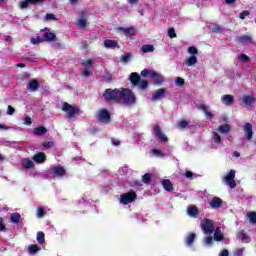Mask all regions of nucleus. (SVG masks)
I'll return each instance as SVG.
<instances>
[{"instance_id":"f257e3e1","label":"nucleus","mask_w":256,"mask_h":256,"mask_svg":"<svg viewBox=\"0 0 256 256\" xmlns=\"http://www.w3.org/2000/svg\"><path fill=\"white\" fill-rule=\"evenodd\" d=\"M102 97H104L105 101L111 103H123L128 107H132L137 103V98L135 97V93L128 88L121 89H111L108 88L104 90Z\"/></svg>"},{"instance_id":"f03ea898","label":"nucleus","mask_w":256,"mask_h":256,"mask_svg":"<svg viewBox=\"0 0 256 256\" xmlns=\"http://www.w3.org/2000/svg\"><path fill=\"white\" fill-rule=\"evenodd\" d=\"M62 111L66 113L67 119H75V117L81 115L83 113L81 108L73 106L67 102H64L62 105Z\"/></svg>"},{"instance_id":"7ed1b4c3","label":"nucleus","mask_w":256,"mask_h":256,"mask_svg":"<svg viewBox=\"0 0 256 256\" xmlns=\"http://www.w3.org/2000/svg\"><path fill=\"white\" fill-rule=\"evenodd\" d=\"M142 77H150V79H154L155 85H163L165 83V78L155 70L144 69L141 71Z\"/></svg>"},{"instance_id":"20e7f679","label":"nucleus","mask_w":256,"mask_h":256,"mask_svg":"<svg viewBox=\"0 0 256 256\" xmlns=\"http://www.w3.org/2000/svg\"><path fill=\"white\" fill-rule=\"evenodd\" d=\"M200 227L206 235H213L215 233V225L213 224V220L209 218L201 220Z\"/></svg>"},{"instance_id":"39448f33","label":"nucleus","mask_w":256,"mask_h":256,"mask_svg":"<svg viewBox=\"0 0 256 256\" xmlns=\"http://www.w3.org/2000/svg\"><path fill=\"white\" fill-rule=\"evenodd\" d=\"M137 199V193L135 191L130 190L127 193H124L120 195V203L122 205H129V203H133V201H136Z\"/></svg>"},{"instance_id":"423d86ee","label":"nucleus","mask_w":256,"mask_h":256,"mask_svg":"<svg viewBox=\"0 0 256 256\" xmlns=\"http://www.w3.org/2000/svg\"><path fill=\"white\" fill-rule=\"evenodd\" d=\"M223 181L226 185H229L231 189H235V187H237V183L235 182V170H230L223 178Z\"/></svg>"},{"instance_id":"0eeeda50","label":"nucleus","mask_w":256,"mask_h":256,"mask_svg":"<svg viewBox=\"0 0 256 256\" xmlns=\"http://www.w3.org/2000/svg\"><path fill=\"white\" fill-rule=\"evenodd\" d=\"M153 134L155 135L156 139L161 141V143H167V141H169V138L167 137V135L163 134L161 126L159 125L154 126Z\"/></svg>"},{"instance_id":"6e6552de","label":"nucleus","mask_w":256,"mask_h":256,"mask_svg":"<svg viewBox=\"0 0 256 256\" xmlns=\"http://www.w3.org/2000/svg\"><path fill=\"white\" fill-rule=\"evenodd\" d=\"M39 3H45V0H24L19 2V8L29 9V5H39Z\"/></svg>"},{"instance_id":"1a4fd4ad","label":"nucleus","mask_w":256,"mask_h":256,"mask_svg":"<svg viewBox=\"0 0 256 256\" xmlns=\"http://www.w3.org/2000/svg\"><path fill=\"white\" fill-rule=\"evenodd\" d=\"M167 90L164 88H160L152 94L151 101H161V99H165Z\"/></svg>"},{"instance_id":"9d476101","label":"nucleus","mask_w":256,"mask_h":256,"mask_svg":"<svg viewBox=\"0 0 256 256\" xmlns=\"http://www.w3.org/2000/svg\"><path fill=\"white\" fill-rule=\"evenodd\" d=\"M118 31H121L125 37H133L135 35H137V30L135 29V27L130 26V27H118Z\"/></svg>"},{"instance_id":"9b49d317","label":"nucleus","mask_w":256,"mask_h":256,"mask_svg":"<svg viewBox=\"0 0 256 256\" xmlns=\"http://www.w3.org/2000/svg\"><path fill=\"white\" fill-rule=\"evenodd\" d=\"M32 161L41 165L47 161V155L44 152H38L32 157Z\"/></svg>"},{"instance_id":"f8f14e48","label":"nucleus","mask_w":256,"mask_h":256,"mask_svg":"<svg viewBox=\"0 0 256 256\" xmlns=\"http://www.w3.org/2000/svg\"><path fill=\"white\" fill-rule=\"evenodd\" d=\"M244 133L248 141H251V139H253V125L251 123L247 122L244 125Z\"/></svg>"},{"instance_id":"ddd939ff","label":"nucleus","mask_w":256,"mask_h":256,"mask_svg":"<svg viewBox=\"0 0 256 256\" xmlns=\"http://www.w3.org/2000/svg\"><path fill=\"white\" fill-rule=\"evenodd\" d=\"M39 87H40L39 81L36 79L30 80L27 85L28 91L32 93L39 91Z\"/></svg>"},{"instance_id":"4468645a","label":"nucleus","mask_w":256,"mask_h":256,"mask_svg":"<svg viewBox=\"0 0 256 256\" xmlns=\"http://www.w3.org/2000/svg\"><path fill=\"white\" fill-rule=\"evenodd\" d=\"M43 42L51 43L57 41V35L53 32H47L42 35Z\"/></svg>"},{"instance_id":"2eb2a0df","label":"nucleus","mask_w":256,"mask_h":256,"mask_svg":"<svg viewBox=\"0 0 256 256\" xmlns=\"http://www.w3.org/2000/svg\"><path fill=\"white\" fill-rule=\"evenodd\" d=\"M238 43H241L242 45H253V37L251 35H242L238 38Z\"/></svg>"},{"instance_id":"dca6fc26","label":"nucleus","mask_w":256,"mask_h":256,"mask_svg":"<svg viewBox=\"0 0 256 256\" xmlns=\"http://www.w3.org/2000/svg\"><path fill=\"white\" fill-rule=\"evenodd\" d=\"M141 81V76L137 72H132L130 74V83L133 85V87H137Z\"/></svg>"},{"instance_id":"f3484780","label":"nucleus","mask_w":256,"mask_h":256,"mask_svg":"<svg viewBox=\"0 0 256 256\" xmlns=\"http://www.w3.org/2000/svg\"><path fill=\"white\" fill-rule=\"evenodd\" d=\"M221 101L224 103V105L229 106L232 103H235V97L231 94H225L221 97Z\"/></svg>"},{"instance_id":"a211bd4d","label":"nucleus","mask_w":256,"mask_h":256,"mask_svg":"<svg viewBox=\"0 0 256 256\" xmlns=\"http://www.w3.org/2000/svg\"><path fill=\"white\" fill-rule=\"evenodd\" d=\"M98 118L100 119V121H109L111 119V114L109 113V111H107V109H102L98 113Z\"/></svg>"},{"instance_id":"6ab92c4d","label":"nucleus","mask_w":256,"mask_h":256,"mask_svg":"<svg viewBox=\"0 0 256 256\" xmlns=\"http://www.w3.org/2000/svg\"><path fill=\"white\" fill-rule=\"evenodd\" d=\"M244 105H246L247 108L251 107L253 103H255V96L253 95H246L242 99Z\"/></svg>"},{"instance_id":"aec40b11","label":"nucleus","mask_w":256,"mask_h":256,"mask_svg":"<svg viewBox=\"0 0 256 256\" xmlns=\"http://www.w3.org/2000/svg\"><path fill=\"white\" fill-rule=\"evenodd\" d=\"M210 206L213 209H219V207H223V200H221V198L214 197L210 202Z\"/></svg>"},{"instance_id":"412c9836","label":"nucleus","mask_w":256,"mask_h":256,"mask_svg":"<svg viewBox=\"0 0 256 256\" xmlns=\"http://www.w3.org/2000/svg\"><path fill=\"white\" fill-rule=\"evenodd\" d=\"M162 186L165 189V191H168V192L173 191V183H171V180L169 179L162 180Z\"/></svg>"},{"instance_id":"4be33fe9","label":"nucleus","mask_w":256,"mask_h":256,"mask_svg":"<svg viewBox=\"0 0 256 256\" xmlns=\"http://www.w3.org/2000/svg\"><path fill=\"white\" fill-rule=\"evenodd\" d=\"M53 173L54 175H57L58 177H63L65 176V168H63V166H55L53 168Z\"/></svg>"},{"instance_id":"5701e85b","label":"nucleus","mask_w":256,"mask_h":256,"mask_svg":"<svg viewBox=\"0 0 256 256\" xmlns=\"http://www.w3.org/2000/svg\"><path fill=\"white\" fill-rule=\"evenodd\" d=\"M117 45H119V43L116 40H105L104 41V47H106V49H115V47H117Z\"/></svg>"},{"instance_id":"b1692460","label":"nucleus","mask_w":256,"mask_h":256,"mask_svg":"<svg viewBox=\"0 0 256 256\" xmlns=\"http://www.w3.org/2000/svg\"><path fill=\"white\" fill-rule=\"evenodd\" d=\"M39 251H41V247H39L37 244L28 246V253H30V255H35V253H39Z\"/></svg>"},{"instance_id":"393cba45","label":"nucleus","mask_w":256,"mask_h":256,"mask_svg":"<svg viewBox=\"0 0 256 256\" xmlns=\"http://www.w3.org/2000/svg\"><path fill=\"white\" fill-rule=\"evenodd\" d=\"M237 238L240 239L242 241V243H248L249 241V236L247 235V233H245L244 230H241L238 234H237Z\"/></svg>"},{"instance_id":"a878e982","label":"nucleus","mask_w":256,"mask_h":256,"mask_svg":"<svg viewBox=\"0 0 256 256\" xmlns=\"http://www.w3.org/2000/svg\"><path fill=\"white\" fill-rule=\"evenodd\" d=\"M193 65H197V56H189L186 59V67H193Z\"/></svg>"},{"instance_id":"bb28decb","label":"nucleus","mask_w":256,"mask_h":256,"mask_svg":"<svg viewBox=\"0 0 256 256\" xmlns=\"http://www.w3.org/2000/svg\"><path fill=\"white\" fill-rule=\"evenodd\" d=\"M142 53H153L155 51V46L151 44H145L141 47Z\"/></svg>"},{"instance_id":"cd10ccee","label":"nucleus","mask_w":256,"mask_h":256,"mask_svg":"<svg viewBox=\"0 0 256 256\" xmlns=\"http://www.w3.org/2000/svg\"><path fill=\"white\" fill-rule=\"evenodd\" d=\"M22 165L25 167V169H33V167H35V163L28 158L23 160Z\"/></svg>"},{"instance_id":"c85d7f7f","label":"nucleus","mask_w":256,"mask_h":256,"mask_svg":"<svg viewBox=\"0 0 256 256\" xmlns=\"http://www.w3.org/2000/svg\"><path fill=\"white\" fill-rule=\"evenodd\" d=\"M223 239H225V237L221 233V229L219 227L216 228L214 232V241H223Z\"/></svg>"},{"instance_id":"c756f323","label":"nucleus","mask_w":256,"mask_h":256,"mask_svg":"<svg viewBox=\"0 0 256 256\" xmlns=\"http://www.w3.org/2000/svg\"><path fill=\"white\" fill-rule=\"evenodd\" d=\"M10 221L12 223H15L16 225L19 224V222L21 221V214H19L17 212L16 213H12L10 215Z\"/></svg>"},{"instance_id":"7c9ffc66","label":"nucleus","mask_w":256,"mask_h":256,"mask_svg":"<svg viewBox=\"0 0 256 256\" xmlns=\"http://www.w3.org/2000/svg\"><path fill=\"white\" fill-rule=\"evenodd\" d=\"M39 245H45V233L43 231L37 232V238Z\"/></svg>"},{"instance_id":"2f4dec72","label":"nucleus","mask_w":256,"mask_h":256,"mask_svg":"<svg viewBox=\"0 0 256 256\" xmlns=\"http://www.w3.org/2000/svg\"><path fill=\"white\" fill-rule=\"evenodd\" d=\"M188 215L190 217H197V215H199V208H197L196 206L190 207L188 209Z\"/></svg>"},{"instance_id":"473e14b6","label":"nucleus","mask_w":256,"mask_h":256,"mask_svg":"<svg viewBox=\"0 0 256 256\" xmlns=\"http://www.w3.org/2000/svg\"><path fill=\"white\" fill-rule=\"evenodd\" d=\"M133 57L132 53H125L121 56L120 61L121 63H129Z\"/></svg>"},{"instance_id":"72a5a7b5","label":"nucleus","mask_w":256,"mask_h":256,"mask_svg":"<svg viewBox=\"0 0 256 256\" xmlns=\"http://www.w3.org/2000/svg\"><path fill=\"white\" fill-rule=\"evenodd\" d=\"M151 179H153V174L146 173L142 176V183H145V185H149V183H151Z\"/></svg>"},{"instance_id":"f704fd0d","label":"nucleus","mask_w":256,"mask_h":256,"mask_svg":"<svg viewBox=\"0 0 256 256\" xmlns=\"http://www.w3.org/2000/svg\"><path fill=\"white\" fill-rule=\"evenodd\" d=\"M219 133H229L231 131V125L229 124H224L220 125L218 128Z\"/></svg>"},{"instance_id":"c9c22d12","label":"nucleus","mask_w":256,"mask_h":256,"mask_svg":"<svg viewBox=\"0 0 256 256\" xmlns=\"http://www.w3.org/2000/svg\"><path fill=\"white\" fill-rule=\"evenodd\" d=\"M45 133H47V128L43 127V126H39L37 128L34 129V134L35 135H45Z\"/></svg>"},{"instance_id":"e433bc0d","label":"nucleus","mask_w":256,"mask_h":256,"mask_svg":"<svg viewBox=\"0 0 256 256\" xmlns=\"http://www.w3.org/2000/svg\"><path fill=\"white\" fill-rule=\"evenodd\" d=\"M195 237H196L195 233L189 234L186 238V245L191 247V245H193V243L195 242Z\"/></svg>"},{"instance_id":"4c0bfd02","label":"nucleus","mask_w":256,"mask_h":256,"mask_svg":"<svg viewBox=\"0 0 256 256\" xmlns=\"http://www.w3.org/2000/svg\"><path fill=\"white\" fill-rule=\"evenodd\" d=\"M212 139L214 143H216V145H223V141L221 140V136L219 135V133L214 132Z\"/></svg>"},{"instance_id":"58836bf2","label":"nucleus","mask_w":256,"mask_h":256,"mask_svg":"<svg viewBox=\"0 0 256 256\" xmlns=\"http://www.w3.org/2000/svg\"><path fill=\"white\" fill-rule=\"evenodd\" d=\"M77 27L79 28V29H87V20L86 19H79L78 21H77Z\"/></svg>"},{"instance_id":"ea45409f","label":"nucleus","mask_w":256,"mask_h":256,"mask_svg":"<svg viewBox=\"0 0 256 256\" xmlns=\"http://www.w3.org/2000/svg\"><path fill=\"white\" fill-rule=\"evenodd\" d=\"M247 217L252 225H256V212H249Z\"/></svg>"},{"instance_id":"a19ab883","label":"nucleus","mask_w":256,"mask_h":256,"mask_svg":"<svg viewBox=\"0 0 256 256\" xmlns=\"http://www.w3.org/2000/svg\"><path fill=\"white\" fill-rule=\"evenodd\" d=\"M138 85H139L140 89L145 91V89H147L149 87V81H147V80H140Z\"/></svg>"},{"instance_id":"79ce46f5","label":"nucleus","mask_w":256,"mask_h":256,"mask_svg":"<svg viewBox=\"0 0 256 256\" xmlns=\"http://www.w3.org/2000/svg\"><path fill=\"white\" fill-rule=\"evenodd\" d=\"M31 43L33 45H39V43H44L43 36H37L36 38H31Z\"/></svg>"},{"instance_id":"37998d69","label":"nucleus","mask_w":256,"mask_h":256,"mask_svg":"<svg viewBox=\"0 0 256 256\" xmlns=\"http://www.w3.org/2000/svg\"><path fill=\"white\" fill-rule=\"evenodd\" d=\"M223 31V27L219 24H213L212 33H221Z\"/></svg>"},{"instance_id":"c03bdc74","label":"nucleus","mask_w":256,"mask_h":256,"mask_svg":"<svg viewBox=\"0 0 256 256\" xmlns=\"http://www.w3.org/2000/svg\"><path fill=\"white\" fill-rule=\"evenodd\" d=\"M204 245L211 247V245H213V236H206L204 238Z\"/></svg>"},{"instance_id":"a18cd8bd","label":"nucleus","mask_w":256,"mask_h":256,"mask_svg":"<svg viewBox=\"0 0 256 256\" xmlns=\"http://www.w3.org/2000/svg\"><path fill=\"white\" fill-rule=\"evenodd\" d=\"M45 213H47V212H45V209L43 207H39L37 209V217L39 219H43V217H45Z\"/></svg>"},{"instance_id":"49530a36","label":"nucleus","mask_w":256,"mask_h":256,"mask_svg":"<svg viewBox=\"0 0 256 256\" xmlns=\"http://www.w3.org/2000/svg\"><path fill=\"white\" fill-rule=\"evenodd\" d=\"M239 61H241L242 63H247L250 61L251 58H249V56H247L246 54H241L238 56Z\"/></svg>"},{"instance_id":"de8ad7c7","label":"nucleus","mask_w":256,"mask_h":256,"mask_svg":"<svg viewBox=\"0 0 256 256\" xmlns=\"http://www.w3.org/2000/svg\"><path fill=\"white\" fill-rule=\"evenodd\" d=\"M188 53H189L191 56H195V55H197V53H199V50H197V47L190 46V47L188 48Z\"/></svg>"},{"instance_id":"09e8293b","label":"nucleus","mask_w":256,"mask_h":256,"mask_svg":"<svg viewBox=\"0 0 256 256\" xmlns=\"http://www.w3.org/2000/svg\"><path fill=\"white\" fill-rule=\"evenodd\" d=\"M175 84L177 85V87H183V85H185V79L177 77L175 80Z\"/></svg>"},{"instance_id":"8fccbe9b","label":"nucleus","mask_w":256,"mask_h":256,"mask_svg":"<svg viewBox=\"0 0 256 256\" xmlns=\"http://www.w3.org/2000/svg\"><path fill=\"white\" fill-rule=\"evenodd\" d=\"M189 125L187 120H182L178 122V129H185Z\"/></svg>"},{"instance_id":"3c124183","label":"nucleus","mask_w":256,"mask_h":256,"mask_svg":"<svg viewBox=\"0 0 256 256\" xmlns=\"http://www.w3.org/2000/svg\"><path fill=\"white\" fill-rule=\"evenodd\" d=\"M168 37H170V39H175V37H177V33H175V28H170L168 30Z\"/></svg>"},{"instance_id":"603ef678","label":"nucleus","mask_w":256,"mask_h":256,"mask_svg":"<svg viewBox=\"0 0 256 256\" xmlns=\"http://www.w3.org/2000/svg\"><path fill=\"white\" fill-rule=\"evenodd\" d=\"M251 15V12L249 10H244L239 14L240 19H245V17H249Z\"/></svg>"},{"instance_id":"864d4df0","label":"nucleus","mask_w":256,"mask_h":256,"mask_svg":"<svg viewBox=\"0 0 256 256\" xmlns=\"http://www.w3.org/2000/svg\"><path fill=\"white\" fill-rule=\"evenodd\" d=\"M243 251H245V248H238L234 251V256H243Z\"/></svg>"},{"instance_id":"5fc2aeb1","label":"nucleus","mask_w":256,"mask_h":256,"mask_svg":"<svg viewBox=\"0 0 256 256\" xmlns=\"http://www.w3.org/2000/svg\"><path fill=\"white\" fill-rule=\"evenodd\" d=\"M197 109H199L200 111H203V113L207 112V110L209 109L207 106H205V104L203 103H200L198 106H197Z\"/></svg>"},{"instance_id":"6e6d98bb","label":"nucleus","mask_w":256,"mask_h":256,"mask_svg":"<svg viewBox=\"0 0 256 256\" xmlns=\"http://www.w3.org/2000/svg\"><path fill=\"white\" fill-rule=\"evenodd\" d=\"M82 75L84 77H89V75H91V67L84 69Z\"/></svg>"},{"instance_id":"4d7b16f0","label":"nucleus","mask_w":256,"mask_h":256,"mask_svg":"<svg viewBox=\"0 0 256 256\" xmlns=\"http://www.w3.org/2000/svg\"><path fill=\"white\" fill-rule=\"evenodd\" d=\"M15 113V108L13 106L9 105L7 108V115H13Z\"/></svg>"},{"instance_id":"13d9d810","label":"nucleus","mask_w":256,"mask_h":256,"mask_svg":"<svg viewBox=\"0 0 256 256\" xmlns=\"http://www.w3.org/2000/svg\"><path fill=\"white\" fill-rule=\"evenodd\" d=\"M111 143L112 145H115V147H118V145L121 144V141H119L117 138H111Z\"/></svg>"},{"instance_id":"bf43d9fd","label":"nucleus","mask_w":256,"mask_h":256,"mask_svg":"<svg viewBox=\"0 0 256 256\" xmlns=\"http://www.w3.org/2000/svg\"><path fill=\"white\" fill-rule=\"evenodd\" d=\"M46 19L48 20V21H55V19H57L56 17H55V14H46Z\"/></svg>"},{"instance_id":"052dcab7","label":"nucleus","mask_w":256,"mask_h":256,"mask_svg":"<svg viewBox=\"0 0 256 256\" xmlns=\"http://www.w3.org/2000/svg\"><path fill=\"white\" fill-rule=\"evenodd\" d=\"M31 123H33V121L31 120V118L29 116H26L24 118V125H31Z\"/></svg>"},{"instance_id":"680f3d73","label":"nucleus","mask_w":256,"mask_h":256,"mask_svg":"<svg viewBox=\"0 0 256 256\" xmlns=\"http://www.w3.org/2000/svg\"><path fill=\"white\" fill-rule=\"evenodd\" d=\"M43 147H45L46 149H49V147H53L54 143L49 141V142H44Z\"/></svg>"},{"instance_id":"e2e57ef3","label":"nucleus","mask_w":256,"mask_h":256,"mask_svg":"<svg viewBox=\"0 0 256 256\" xmlns=\"http://www.w3.org/2000/svg\"><path fill=\"white\" fill-rule=\"evenodd\" d=\"M82 65H83L84 67H87L88 65H93V60L88 59V60H86L85 62H82Z\"/></svg>"},{"instance_id":"0e129e2a","label":"nucleus","mask_w":256,"mask_h":256,"mask_svg":"<svg viewBox=\"0 0 256 256\" xmlns=\"http://www.w3.org/2000/svg\"><path fill=\"white\" fill-rule=\"evenodd\" d=\"M185 177H187V179H193V172L191 171H186L184 174Z\"/></svg>"},{"instance_id":"69168bd1","label":"nucleus","mask_w":256,"mask_h":256,"mask_svg":"<svg viewBox=\"0 0 256 256\" xmlns=\"http://www.w3.org/2000/svg\"><path fill=\"white\" fill-rule=\"evenodd\" d=\"M219 256H229V250L223 249L220 253Z\"/></svg>"},{"instance_id":"338daca9","label":"nucleus","mask_w":256,"mask_h":256,"mask_svg":"<svg viewBox=\"0 0 256 256\" xmlns=\"http://www.w3.org/2000/svg\"><path fill=\"white\" fill-rule=\"evenodd\" d=\"M204 113H205L206 117H209L210 119H213V117H215V116L213 115V113H211V112L209 111V109L206 110V112H204Z\"/></svg>"},{"instance_id":"774afa93","label":"nucleus","mask_w":256,"mask_h":256,"mask_svg":"<svg viewBox=\"0 0 256 256\" xmlns=\"http://www.w3.org/2000/svg\"><path fill=\"white\" fill-rule=\"evenodd\" d=\"M0 231H5V224H3V218L0 217Z\"/></svg>"}]
</instances>
